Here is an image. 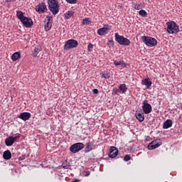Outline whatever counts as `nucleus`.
<instances>
[{
  "mask_svg": "<svg viewBox=\"0 0 182 182\" xmlns=\"http://www.w3.org/2000/svg\"><path fill=\"white\" fill-rule=\"evenodd\" d=\"M48 9L52 12L53 15H58L59 14V1L58 0H48Z\"/></svg>",
  "mask_w": 182,
  "mask_h": 182,
  "instance_id": "nucleus-1",
  "label": "nucleus"
},
{
  "mask_svg": "<svg viewBox=\"0 0 182 182\" xmlns=\"http://www.w3.org/2000/svg\"><path fill=\"white\" fill-rule=\"evenodd\" d=\"M167 28L166 31L168 33H178L180 32V27L177 23L174 21H168L166 23Z\"/></svg>",
  "mask_w": 182,
  "mask_h": 182,
  "instance_id": "nucleus-2",
  "label": "nucleus"
},
{
  "mask_svg": "<svg viewBox=\"0 0 182 182\" xmlns=\"http://www.w3.org/2000/svg\"><path fill=\"white\" fill-rule=\"evenodd\" d=\"M141 41L146 46H149L150 48L157 46V40L153 37L143 36L141 37Z\"/></svg>",
  "mask_w": 182,
  "mask_h": 182,
  "instance_id": "nucleus-3",
  "label": "nucleus"
},
{
  "mask_svg": "<svg viewBox=\"0 0 182 182\" xmlns=\"http://www.w3.org/2000/svg\"><path fill=\"white\" fill-rule=\"evenodd\" d=\"M115 41L119 45H122L123 46H129L132 43L130 40L127 38H125L123 36L119 35L118 33H115Z\"/></svg>",
  "mask_w": 182,
  "mask_h": 182,
  "instance_id": "nucleus-4",
  "label": "nucleus"
},
{
  "mask_svg": "<svg viewBox=\"0 0 182 182\" xmlns=\"http://www.w3.org/2000/svg\"><path fill=\"white\" fill-rule=\"evenodd\" d=\"M78 45H79V43L77 42V41L75 39H70L65 43L63 50H69V49H73L75 48H77Z\"/></svg>",
  "mask_w": 182,
  "mask_h": 182,
  "instance_id": "nucleus-5",
  "label": "nucleus"
},
{
  "mask_svg": "<svg viewBox=\"0 0 182 182\" xmlns=\"http://www.w3.org/2000/svg\"><path fill=\"white\" fill-rule=\"evenodd\" d=\"M82 149H85V144L78 142L73 144L70 147V151H71V153H79Z\"/></svg>",
  "mask_w": 182,
  "mask_h": 182,
  "instance_id": "nucleus-6",
  "label": "nucleus"
},
{
  "mask_svg": "<svg viewBox=\"0 0 182 182\" xmlns=\"http://www.w3.org/2000/svg\"><path fill=\"white\" fill-rule=\"evenodd\" d=\"M161 144H163V141H161V139H155L149 144L148 149L154 150V149L160 147Z\"/></svg>",
  "mask_w": 182,
  "mask_h": 182,
  "instance_id": "nucleus-7",
  "label": "nucleus"
},
{
  "mask_svg": "<svg viewBox=\"0 0 182 182\" xmlns=\"http://www.w3.org/2000/svg\"><path fill=\"white\" fill-rule=\"evenodd\" d=\"M110 29H112V26L105 24L102 28L97 30V34L100 35V36H105V35H107Z\"/></svg>",
  "mask_w": 182,
  "mask_h": 182,
  "instance_id": "nucleus-8",
  "label": "nucleus"
},
{
  "mask_svg": "<svg viewBox=\"0 0 182 182\" xmlns=\"http://www.w3.org/2000/svg\"><path fill=\"white\" fill-rule=\"evenodd\" d=\"M143 112L145 114H149L151 113V110H153V107H151V105L147 102V100H144L142 106Z\"/></svg>",
  "mask_w": 182,
  "mask_h": 182,
  "instance_id": "nucleus-9",
  "label": "nucleus"
},
{
  "mask_svg": "<svg viewBox=\"0 0 182 182\" xmlns=\"http://www.w3.org/2000/svg\"><path fill=\"white\" fill-rule=\"evenodd\" d=\"M119 154V149L116 146H111L109 149V153L108 154L110 159H114L117 157Z\"/></svg>",
  "mask_w": 182,
  "mask_h": 182,
  "instance_id": "nucleus-10",
  "label": "nucleus"
},
{
  "mask_svg": "<svg viewBox=\"0 0 182 182\" xmlns=\"http://www.w3.org/2000/svg\"><path fill=\"white\" fill-rule=\"evenodd\" d=\"M36 11L38 12V14H44L45 11H48V8H46V3H40L36 7Z\"/></svg>",
  "mask_w": 182,
  "mask_h": 182,
  "instance_id": "nucleus-11",
  "label": "nucleus"
},
{
  "mask_svg": "<svg viewBox=\"0 0 182 182\" xmlns=\"http://www.w3.org/2000/svg\"><path fill=\"white\" fill-rule=\"evenodd\" d=\"M26 28H31L33 25V21H32L31 18L24 17L23 19L21 21Z\"/></svg>",
  "mask_w": 182,
  "mask_h": 182,
  "instance_id": "nucleus-12",
  "label": "nucleus"
},
{
  "mask_svg": "<svg viewBox=\"0 0 182 182\" xmlns=\"http://www.w3.org/2000/svg\"><path fill=\"white\" fill-rule=\"evenodd\" d=\"M31 117H32V114H31V112H21L18 116V118L21 119V120H23V122H26V120H29Z\"/></svg>",
  "mask_w": 182,
  "mask_h": 182,
  "instance_id": "nucleus-13",
  "label": "nucleus"
},
{
  "mask_svg": "<svg viewBox=\"0 0 182 182\" xmlns=\"http://www.w3.org/2000/svg\"><path fill=\"white\" fill-rule=\"evenodd\" d=\"M93 147H95V144H93L92 141L87 142L84 150L85 153H90L93 150Z\"/></svg>",
  "mask_w": 182,
  "mask_h": 182,
  "instance_id": "nucleus-14",
  "label": "nucleus"
},
{
  "mask_svg": "<svg viewBox=\"0 0 182 182\" xmlns=\"http://www.w3.org/2000/svg\"><path fill=\"white\" fill-rule=\"evenodd\" d=\"M142 85H144V86H146V89H150V87H151V85H153V82L150 81V78L147 77L142 80Z\"/></svg>",
  "mask_w": 182,
  "mask_h": 182,
  "instance_id": "nucleus-15",
  "label": "nucleus"
},
{
  "mask_svg": "<svg viewBox=\"0 0 182 182\" xmlns=\"http://www.w3.org/2000/svg\"><path fill=\"white\" fill-rule=\"evenodd\" d=\"M15 143L14 141V136H10L5 139L6 146H11Z\"/></svg>",
  "mask_w": 182,
  "mask_h": 182,
  "instance_id": "nucleus-16",
  "label": "nucleus"
},
{
  "mask_svg": "<svg viewBox=\"0 0 182 182\" xmlns=\"http://www.w3.org/2000/svg\"><path fill=\"white\" fill-rule=\"evenodd\" d=\"M44 23V29L46 32H48V31H50V29H52V21H47L45 20Z\"/></svg>",
  "mask_w": 182,
  "mask_h": 182,
  "instance_id": "nucleus-17",
  "label": "nucleus"
},
{
  "mask_svg": "<svg viewBox=\"0 0 182 182\" xmlns=\"http://www.w3.org/2000/svg\"><path fill=\"white\" fill-rule=\"evenodd\" d=\"M11 157L12 154L11 153V151L7 150L4 152L3 158L4 159V160H11Z\"/></svg>",
  "mask_w": 182,
  "mask_h": 182,
  "instance_id": "nucleus-18",
  "label": "nucleus"
},
{
  "mask_svg": "<svg viewBox=\"0 0 182 182\" xmlns=\"http://www.w3.org/2000/svg\"><path fill=\"white\" fill-rule=\"evenodd\" d=\"M135 117L140 122H144V114L143 112L140 113L136 112Z\"/></svg>",
  "mask_w": 182,
  "mask_h": 182,
  "instance_id": "nucleus-19",
  "label": "nucleus"
},
{
  "mask_svg": "<svg viewBox=\"0 0 182 182\" xmlns=\"http://www.w3.org/2000/svg\"><path fill=\"white\" fill-rule=\"evenodd\" d=\"M173 126V121L171 119H167L163 125V129H170Z\"/></svg>",
  "mask_w": 182,
  "mask_h": 182,
  "instance_id": "nucleus-20",
  "label": "nucleus"
},
{
  "mask_svg": "<svg viewBox=\"0 0 182 182\" xmlns=\"http://www.w3.org/2000/svg\"><path fill=\"white\" fill-rule=\"evenodd\" d=\"M18 59H21V53L16 52L11 56V60L13 62H16Z\"/></svg>",
  "mask_w": 182,
  "mask_h": 182,
  "instance_id": "nucleus-21",
  "label": "nucleus"
},
{
  "mask_svg": "<svg viewBox=\"0 0 182 182\" xmlns=\"http://www.w3.org/2000/svg\"><path fill=\"white\" fill-rule=\"evenodd\" d=\"M132 8H134V9H136V11H140V9H143V4H142L133 3L132 4Z\"/></svg>",
  "mask_w": 182,
  "mask_h": 182,
  "instance_id": "nucleus-22",
  "label": "nucleus"
},
{
  "mask_svg": "<svg viewBox=\"0 0 182 182\" xmlns=\"http://www.w3.org/2000/svg\"><path fill=\"white\" fill-rule=\"evenodd\" d=\"M39 52H41V48H39V46H36L32 52L33 57L36 58V56L39 55Z\"/></svg>",
  "mask_w": 182,
  "mask_h": 182,
  "instance_id": "nucleus-23",
  "label": "nucleus"
},
{
  "mask_svg": "<svg viewBox=\"0 0 182 182\" xmlns=\"http://www.w3.org/2000/svg\"><path fill=\"white\" fill-rule=\"evenodd\" d=\"M119 89L122 93H126V92H127V86L126 84H121L119 87Z\"/></svg>",
  "mask_w": 182,
  "mask_h": 182,
  "instance_id": "nucleus-24",
  "label": "nucleus"
},
{
  "mask_svg": "<svg viewBox=\"0 0 182 182\" xmlns=\"http://www.w3.org/2000/svg\"><path fill=\"white\" fill-rule=\"evenodd\" d=\"M16 16L21 21L26 17L21 11H16Z\"/></svg>",
  "mask_w": 182,
  "mask_h": 182,
  "instance_id": "nucleus-25",
  "label": "nucleus"
},
{
  "mask_svg": "<svg viewBox=\"0 0 182 182\" xmlns=\"http://www.w3.org/2000/svg\"><path fill=\"white\" fill-rule=\"evenodd\" d=\"M82 25H90L92 23V21L90 18H85L82 21Z\"/></svg>",
  "mask_w": 182,
  "mask_h": 182,
  "instance_id": "nucleus-26",
  "label": "nucleus"
},
{
  "mask_svg": "<svg viewBox=\"0 0 182 182\" xmlns=\"http://www.w3.org/2000/svg\"><path fill=\"white\" fill-rule=\"evenodd\" d=\"M65 16L66 18V19H70V18H72V16H73V11H68L65 14Z\"/></svg>",
  "mask_w": 182,
  "mask_h": 182,
  "instance_id": "nucleus-27",
  "label": "nucleus"
},
{
  "mask_svg": "<svg viewBox=\"0 0 182 182\" xmlns=\"http://www.w3.org/2000/svg\"><path fill=\"white\" fill-rule=\"evenodd\" d=\"M139 14L140 16H142V18H147V11L145 10H141L139 11Z\"/></svg>",
  "mask_w": 182,
  "mask_h": 182,
  "instance_id": "nucleus-28",
  "label": "nucleus"
},
{
  "mask_svg": "<svg viewBox=\"0 0 182 182\" xmlns=\"http://www.w3.org/2000/svg\"><path fill=\"white\" fill-rule=\"evenodd\" d=\"M61 167L63 168H65V170H68V168H69V165H68V164H66V162H63L61 165Z\"/></svg>",
  "mask_w": 182,
  "mask_h": 182,
  "instance_id": "nucleus-29",
  "label": "nucleus"
},
{
  "mask_svg": "<svg viewBox=\"0 0 182 182\" xmlns=\"http://www.w3.org/2000/svg\"><path fill=\"white\" fill-rule=\"evenodd\" d=\"M93 44L92 43H90L87 46V49H88V52H92V50H93Z\"/></svg>",
  "mask_w": 182,
  "mask_h": 182,
  "instance_id": "nucleus-30",
  "label": "nucleus"
},
{
  "mask_svg": "<svg viewBox=\"0 0 182 182\" xmlns=\"http://www.w3.org/2000/svg\"><path fill=\"white\" fill-rule=\"evenodd\" d=\"M20 139H21V134H18L16 136H13V140L14 143L15 141H18V140H19Z\"/></svg>",
  "mask_w": 182,
  "mask_h": 182,
  "instance_id": "nucleus-31",
  "label": "nucleus"
},
{
  "mask_svg": "<svg viewBox=\"0 0 182 182\" xmlns=\"http://www.w3.org/2000/svg\"><path fill=\"white\" fill-rule=\"evenodd\" d=\"M102 77L104 79H110V73H103Z\"/></svg>",
  "mask_w": 182,
  "mask_h": 182,
  "instance_id": "nucleus-32",
  "label": "nucleus"
},
{
  "mask_svg": "<svg viewBox=\"0 0 182 182\" xmlns=\"http://www.w3.org/2000/svg\"><path fill=\"white\" fill-rule=\"evenodd\" d=\"M131 159H132V157L130 156V155H125L124 157V161H129L131 160Z\"/></svg>",
  "mask_w": 182,
  "mask_h": 182,
  "instance_id": "nucleus-33",
  "label": "nucleus"
},
{
  "mask_svg": "<svg viewBox=\"0 0 182 182\" xmlns=\"http://www.w3.org/2000/svg\"><path fill=\"white\" fill-rule=\"evenodd\" d=\"M68 4H75L77 2V0H65Z\"/></svg>",
  "mask_w": 182,
  "mask_h": 182,
  "instance_id": "nucleus-34",
  "label": "nucleus"
},
{
  "mask_svg": "<svg viewBox=\"0 0 182 182\" xmlns=\"http://www.w3.org/2000/svg\"><path fill=\"white\" fill-rule=\"evenodd\" d=\"M53 16H47L45 21H47L48 22H53V20H52Z\"/></svg>",
  "mask_w": 182,
  "mask_h": 182,
  "instance_id": "nucleus-35",
  "label": "nucleus"
},
{
  "mask_svg": "<svg viewBox=\"0 0 182 182\" xmlns=\"http://www.w3.org/2000/svg\"><path fill=\"white\" fill-rule=\"evenodd\" d=\"M113 40H110V41H108L107 42V46H109V48H113Z\"/></svg>",
  "mask_w": 182,
  "mask_h": 182,
  "instance_id": "nucleus-36",
  "label": "nucleus"
},
{
  "mask_svg": "<svg viewBox=\"0 0 182 182\" xmlns=\"http://www.w3.org/2000/svg\"><path fill=\"white\" fill-rule=\"evenodd\" d=\"M119 93V89L117 87H114L112 89V95H117Z\"/></svg>",
  "mask_w": 182,
  "mask_h": 182,
  "instance_id": "nucleus-37",
  "label": "nucleus"
},
{
  "mask_svg": "<svg viewBox=\"0 0 182 182\" xmlns=\"http://www.w3.org/2000/svg\"><path fill=\"white\" fill-rule=\"evenodd\" d=\"M114 65L115 66H120V61L114 60Z\"/></svg>",
  "mask_w": 182,
  "mask_h": 182,
  "instance_id": "nucleus-38",
  "label": "nucleus"
},
{
  "mask_svg": "<svg viewBox=\"0 0 182 182\" xmlns=\"http://www.w3.org/2000/svg\"><path fill=\"white\" fill-rule=\"evenodd\" d=\"M89 176H90V171H85V177H89Z\"/></svg>",
  "mask_w": 182,
  "mask_h": 182,
  "instance_id": "nucleus-39",
  "label": "nucleus"
},
{
  "mask_svg": "<svg viewBox=\"0 0 182 182\" xmlns=\"http://www.w3.org/2000/svg\"><path fill=\"white\" fill-rule=\"evenodd\" d=\"M119 63L120 66H126V63L124 61H119Z\"/></svg>",
  "mask_w": 182,
  "mask_h": 182,
  "instance_id": "nucleus-40",
  "label": "nucleus"
},
{
  "mask_svg": "<svg viewBox=\"0 0 182 182\" xmlns=\"http://www.w3.org/2000/svg\"><path fill=\"white\" fill-rule=\"evenodd\" d=\"M93 93H94V95H97V93H99V90H97V89H94V90H93Z\"/></svg>",
  "mask_w": 182,
  "mask_h": 182,
  "instance_id": "nucleus-41",
  "label": "nucleus"
},
{
  "mask_svg": "<svg viewBox=\"0 0 182 182\" xmlns=\"http://www.w3.org/2000/svg\"><path fill=\"white\" fill-rule=\"evenodd\" d=\"M6 2H15V0H5Z\"/></svg>",
  "mask_w": 182,
  "mask_h": 182,
  "instance_id": "nucleus-42",
  "label": "nucleus"
},
{
  "mask_svg": "<svg viewBox=\"0 0 182 182\" xmlns=\"http://www.w3.org/2000/svg\"><path fill=\"white\" fill-rule=\"evenodd\" d=\"M78 181H79V180L76 179V180H75V181H73L72 182H78Z\"/></svg>",
  "mask_w": 182,
  "mask_h": 182,
  "instance_id": "nucleus-43",
  "label": "nucleus"
}]
</instances>
